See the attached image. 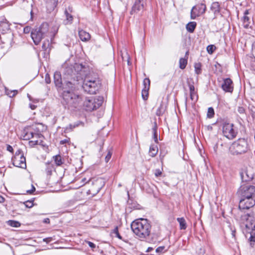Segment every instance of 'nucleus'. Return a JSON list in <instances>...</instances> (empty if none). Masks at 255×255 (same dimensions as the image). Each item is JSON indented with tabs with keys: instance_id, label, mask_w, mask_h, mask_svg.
Returning a JSON list of instances; mask_svg holds the SVG:
<instances>
[{
	"instance_id": "f257e3e1",
	"label": "nucleus",
	"mask_w": 255,
	"mask_h": 255,
	"mask_svg": "<svg viewBox=\"0 0 255 255\" xmlns=\"http://www.w3.org/2000/svg\"><path fill=\"white\" fill-rule=\"evenodd\" d=\"M64 74L69 76H79L82 78V88L85 92L90 94H95L100 88L101 82L98 76L94 74H87L88 67L82 64L75 63L68 66L65 63Z\"/></svg>"
},
{
	"instance_id": "f03ea898",
	"label": "nucleus",
	"mask_w": 255,
	"mask_h": 255,
	"mask_svg": "<svg viewBox=\"0 0 255 255\" xmlns=\"http://www.w3.org/2000/svg\"><path fill=\"white\" fill-rule=\"evenodd\" d=\"M131 229L137 238L141 241L146 240L150 235L151 225L146 219H138L133 221L130 225Z\"/></svg>"
},
{
	"instance_id": "7ed1b4c3",
	"label": "nucleus",
	"mask_w": 255,
	"mask_h": 255,
	"mask_svg": "<svg viewBox=\"0 0 255 255\" xmlns=\"http://www.w3.org/2000/svg\"><path fill=\"white\" fill-rule=\"evenodd\" d=\"M63 104L71 110H79L82 108L84 97L69 91L63 92Z\"/></svg>"
},
{
	"instance_id": "20e7f679",
	"label": "nucleus",
	"mask_w": 255,
	"mask_h": 255,
	"mask_svg": "<svg viewBox=\"0 0 255 255\" xmlns=\"http://www.w3.org/2000/svg\"><path fill=\"white\" fill-rule=\"evenodd\" d=\"M49 25L47 23H42L41 25L31 32V36L36 45H38L45 36H53V34L48 32Z\"/></svg>"
},
{
	"instance_id": "39448f33",
	"label": "nucleus",
	"mask_w": 255,
	"mask_h": 255,
	"mask_svg": "<svg viewBox=\"0 0 255 255\" xmlns=\"http://www.w3.org/2000/svg\"><path fill=\"white\" fill-rule=\"evenodd\" d=\"M232 154L238 155L245 153L249 149L248 142L244 138H240L234 141L230 147Z\"/></svg>"
},
{
	"instance_id": "423d86ee",
	"label": "nucleus",
	"mask_w": 255,
	"mask_h": 255,
	"mask_svg": "<svg viewBox=\"0 0 255 255\" xmlns=\"http://www.w3.org/2000/svg\"><path fill=\"white\" fill-rule=\"evenodd\" d=\"M103 98L99 97L98 98L86 99L83 101L82 107L85 110L89 112L95 110L102 104Z\"/></svg>"
},
{
	"instance_id": "0eeeda50",
	"label": "nucleus",
	"mask_w": 255,
	"mask_h": 255,
	"mask_svg": "<svg viewBox=\"0 0 255 255\" xmlns=\"http://www.w3.org/2000/svg\"><path fill=\"white\" fill-rule=\"evenodd\" d=\"M70 78H67L69 79L66 82L64 87H63L64 91H72L76 89L79 85L82 83V78L79 76H70Z\"/></svg>"
},
{
	"instance_id": "6e6552de",
	"label": "nucleus",
	"mask_w": 255,
	"mask_h": 255,
	"mask_svg": "<svg viewBox=\"0 0 255 255\" xmlns=\"http://www.w3.org/2000/svg\"><path fill=\"white\" fill-rule=\"evenodd\" d=\"M11 160L14 166L22 168H26V159L21 150H17Z\"/></svg>"
},
{
	"instance_id": "1a4fd4ad",
	"label": "nucleus",
	"mask_w": 255,
	"mask_h": 255,
	"mask_svg": "<svg viewBox=\"0 0 255 255\" xmlns=\"http://www.w3.org/2000/svg\"><path fill=\"white\" fill-rule=\"evenodd\" d=\"M233 124L225 123L223 126V133L225 136L230 139L235 138L237 134V131L235 129Z\"/></svg>"
},
{
	"instance_id": "9d476101",
	"label": "nucleus",
	"mask_w": 255,
	"mask_h": 255,
	"mask_svg": "<svg viewBox=\"0 0 255 255\" xmlns=\"http://www.w3.org/2000/svg\"><path fill=\"white\" fill-rule=\"evenodd\" d=\"M238 193L242 197H249V198H255V186H242Z\"/></svg>"
},
{
	"instance_id": "9b49d317",
	"label": "nucleus",
	"mask_w": 255,
	"mask_h": 255,
	"mask_svg": "<svg viewBox=\"0 0 255 255\" xmlns=\"http://www.w3.org/2000/svg\"><path fill=\"white\" fill-rule=\"evenodd\" d=\"M206 10V6L204 3H200L194 6L190 12V17L192 19L204 13Z\"/></svg>"
},
{
	"instance_id": "f8f14e48",
	"label": "nucleus",
	"mask_w": 255,
	"mask_h": 255,
	"mask_svg": "<svg viewBox=\"0 0 255 255\" xmlns=\"http://www.w3.org/2000/svg\"><path fill=\"white\" fill-rule=\"evenodd\" d=\"M255 205V198H249V197H242L241 198L239 207L240 209H249Z\"/></svg>"
},
{
	"instance_id": "ddd939ff",
	"label": "nucleus",
	"mask_w": 255,
	"mask_h": 255,
	"mask_svg": "<svg viewBox=\"0 0 255 255\" xmlns=\"http://www.w3.org/2000/svg\"><path fill=\"white\" fill-rule=\"evenodd\" d=\"M254 173L253 168L251 167L246 168L240 172V176L243 181L248 182L254 178Z\"/></svg>"
},
{
	"instance_id": "4468645a",
	"label": "nucleus",
	"mask_w": 255,
	"mask_h": 255,
	"mask_svg": "<svg viewBox=\"0 0 255 255\" xmlns=\"http://www.w3.org/2000/svg\"><path fill=\"white\" fill-rule=\"evenodd\" d=\"M144 0H136L130 12V14H135L144 10Z\"/></svg>"
},
{
	"instance_id": "2eb2a0df",
	"label": "nucleus",
	"mask_w": 255,
	"mask_h": 255,
	"mask_svg": "<svg viewBox=\"0 0 255 255\" xmlns=\"http://www.w3.org/2000/svg\"><path fill=\"white\" fill-rule=\"evenodd\" d=\"M87 183L88 184H92L93 185L91 191L96 193L99 192L103 186V181L101 179H89Z\"/></svg>"
},
{
	"instance_id": "dca6fc26",
	"label": "nucleus",
	"mask_w": 255,
	"mask_h": 255,
	"mask_svg": "<svg viewBox=\"0 0 255 255\" xmlns=\"http://www.w3.org/2000/svg\"><path fill=\"white\" fill-rule=\"evenodd\" d=\"M223 90L226 92H232L233 90V82L230 78L224 79L222 84Z\"/></svg>"
},
{
	"instance_id": "f3484780",
	"label": "nucleus",
	"mask_w": 255,
	"mask_h": 255,
	"mask_svg": "<svg viewBox=\"0 0 255 255\" xmlns=\"http://www.w3.org/2000/svg\"><path fill=\"white\" fill-rule=\"evenodd\" d=\"M42 136V135L38 133H34L30 131L24 130L23 131V139L29 140L31 138H38Z\"/></svg>"
},
{
	"instance_id": "a211bd4d",
	"label": "nucleus",
	"mask_w": 255,
	"mask_h": 255,
	"mask_svg": "<svg viewBox=\"0 0 255 255\" xmlns=\"http://www.w3.org/2000/svg\"><path fill=\"white\" fill-rule=\"evenodd\" d=\"M54 82L57 88L60 89L62 86L61 75L60 72H56L54 74Z\"/></svg>"
},
{
	"instance_id": "6ab92c4d",
	"label": "nucleus",
	"mask_w": 255,
	"mask_h": 255,
	"mask_svg": "<svg viewBox=\"0 0 255 255\" xmlns=\"http://www.w3.org/2000/svg\"><path fill=\"white\" fill-rule=\"evenodd\" d=\"M210 9L214 13V15L216 16L220 12L221 7L218 2H213L211 5Z\"/></svg>"
},
{
	"instance_id": "aec40b11",
	"label": "nucleus",
	"mask_w": 255,
	"mask_h": 255,
	"mask_svg": "<svg viewBox=\"0 0 255 255\" xmlns=\"http://www.w3.org/2000/svg\"><path fill=\"white\" fill-rule=\"evenodd\" d=\"M241 221L246 226L247 224L251 225V223H253L255 220H253V217L249 214H244L241 216Z\"/></svg>"
},
{
	"instance_id": "412c9836",
	"label": "nucleus",
	"mask_w": 255,
	"mask_h": 255,
	"mask_svg": "<svg viewBox=\"0 0 255 255\" xmlns=\"http://www.w3.org/2000/svg\"><path fill=\"white\" fill-rule=\"evenodd\" d=\"M246 228L252 229L250 240L251 242H255V237L254 236L255 235V221H254L253 223H251V225L247 224Z\"/></svg>"
},
{
	"instance_id": "4be33fe9",
	"label": "nucleus",
	"mask_w": 255,
	"mask_h": 255,
	"mask_svg": "<svg viewBox=\"0 0 255 255\" xmlns=\"http://www.w3.org/2000/svg\"><path fill=\"white\" fill-rule=\"evenodd\" d=\"M22 6L23 9H24L26 11L29 12L30 13V19L32 20L33 19V12H32V4L30 2L23 1Z\"/></svg>"
},
{
	"instance_id": "5701e85b",
	"label": "nucleus",
	"mask_w": 255,
	"mask_h": 255,
	"mask_svg": "<svg viewBox=\"0 0 255 255\" xmlns=\"http://www.w3.org/2000/svg\"><path fill=\"white\" fill-rule=\"evenodd\" d=\"M79 36L80 39L83 41H87L91 37L90 34L83 30L79 31Z\"/></svg>"
},
{
	"instance_id": "b1692460",
	"label": "nucleus",
	"mask_w": 255,
	"mask_h": 255,
	"mask_svg": "<svg viewBox=\"0 0 255 255\" xmlns=\"http://www.w3.org/2000/svg\"><path fill=\"white\" fill-rule=\"evenodd\" d=\"M9 25L7 22L1 21L0 23V30L6 32L9 29Z\"/></svg>"
},
{
	"instance_id": "393cba45",
	"label": "nucleus",
	"mask_w": 255,
	"mask_h": 255,
	"mask_svg": "<svg viewBox=\"0 0 255 255\" xmlns=\"http://www.w3.org/2000/svg\"><path fill=\"white\" fill-rule=\"evenodd\" d=\"M158 152V148L155 145H151L149 148V153L152 157H154Z\"/></svg>"
},
{
	"instance_id": "a878e982",
	"label": "nucleus",
	"mask_w": 255,
	"mask_h": 255,
	"mask_svg": "<svg viewBox=\"0 0 255 255\" xmlns=\"http://www.w3.org/2000/svg\"><path fill=\"white\" fill-rule=\"evenodd\" d=\"M196 26V23L195 22H190L186 25L187 30L189 32H193Z\"/></svg>"
},
{
	"instance_id": "bb28decb",
	"label": "nucleus",
	"mask_w": 255,
	"mask_h": 255,
	"mask_svg": "<svg viewBox=\"0 0 255 255\" xmlns=\"http://www.w3.org/2000/svg\"><path fill=\"white\" fill-rule=\"evenodd\" d=\"M54 161L56 165L60 166L64 163V160L60 155H56L53 156Z\"/></svg>"
},
{
	"instance_id": "cd10ccee",
	"label": "nucleus",
	"mask_w": 255,
	"mask_h": 255,
	"mask_svg": "<svg viewBox=\"0 0 255 255\" xmlns=\"http://www.w3.org/2000/svg\"><path fill=\"white\" fill-rule=\"evenodd\" d=\"M177 220L179 223L180 229L181 230H185L186 228V223L185 219L183 218H178Z\"/></svg>"
},
{
	"instance_id": "c85d7f7f",
	"label": "nucleus",
	"mask_w": 255,
	"mask_h": 255,
	"mask_svg": "<svg viewBox=\"0 0 255 255\" xmlns=\"http://www.w3.org/2000/svg\"><path fill=\"white\" fill-rule=\"evenodd\" d=\"M165 111V108L162 104V102L160 104L159 107L158 108L156 112V115L157 116H161L163 114Z\"/></svg>"
},
{
	"instance_id": "c756f323",
	"label": "nucleus",
	"mask_w": 255,
	"mask_h": 255,
	"mask_svg": "<svg viewBox=\"0 0 255 255\" xmlns=\"http://www.w3.org/2000/svg\"><path fill=\"white\" fill-rule=\"evenodd\" d=\"M187 64V59L181 58L179 60V67L181 69L185 68Z\"/></svg>"
},
{
	"instance_id": "7c9ffc66",
	"label": "nucleus",
	"mask_w": 255,
	"mask_h": 255,
	"mask_svg": "<svg viewBox=\"0 0 255 255\" xmlns=\"http://www.w3.org/2000/svg\"><path fill=\"white\" fill-rule=\"evenodd\" d=\"M47 4L51 8H54L57 5L58 0H47Z\"/></svg>"
},
{
	"instance_id": "2f4dec72",
	"label": "nucleus",
	"mask_w": 255,
	"mask_h": 255,
	"mask_svg": "<svg viewBox=\"0 0 255 255\" xmlns=\"http://www.w3.org/2000/svg\"><path fill=\"white\" fill-rule=\"evenodd\" d=\"M195 73L199 75L201 73V64L200 63H196L194 64Z\"/></svg>"
},
{
	"instance_id": "473e14b6",
	"label": "nucleus",
	"mask_w": 255,
	"mask_h": 255,
	"mask_svg": "<svg viewBox=\"0 0 255 255\" xmlns=\"http://www.w3.org/2000/svg\"><path fill=\"white\" fill-rule=\"evenodd\" d=\"M150 81L149 78H145L143 81V88L145 89H149Z\"/></svg>"
},
{
	"instance_id": "72a5a7b5",
	"label": "nucleus",
	"mask_w": 255,
	"mask_h": 255,
	"mask_svg": "<svg viewBox=\"0 0 255 255\" xmlns=\"http://www.w3.org/2000/svg\"><path fill=\"white\" fill-rule=\"evenodd\" d=\"M6 94L9 96V97H13L15 95H16L17 93V90H9L8 89H5Z\"/></svg>"
},
{
	"instance_id": "f704fd0d",
	"label": "nucleus",
	"mask_w": 255,
	"mask_h": 255,
	"mask_svg": "<svg viewBox=\"0 0 255 255\" xmlns=\"http://www.w3.org/2000/svg\"><path fill=\"white\" fill-rule=\"evenodd\" d=\"M153 132V138L155 142L157 141V125L156 123H154V126L152 128Z\"/></svg>"
},
{
	"instance_id": "c9c22d12",
	"label": "nucleus",
	"mask_w": 255,
	"mask_h": 255,
	"mask_svg": "<svg viewBox=\"0 0 255 255\" xmlns=\"http://www.w3.org/2000/svg\"><path fill=\"white\" fill-rule=\"evenodd\" d=\"M214 115V110L213 108L210 107L208 109L207 117L209 118H212Z\"/></svg>"
},
{
	"instance_id": "e433bc0d",
	"label": "nucleus",
	"mask_w": 255,
	"mask_h": 255,
	"mask_svg": "<svg viewBox=\"0 0 255 255\" xmlns=\"http://www.w3.org/2000/svg\"><path fill=\"white\" fill-rule=\"evenodd\" d=\"M9 225L13 227H19L20 226V223L18 221H8Z\"/></svg>"
},
{
	"instance_id": "4c0bfd02",
	"label": "nucleus",
	"mask_w": 255,
	"mask_h": 255,
	"mask_svg": "<svg viewBox=\"0 0 255 255\" xmlns=\"http://www.w3.org/2000/svg\"><path fill=\"white\" fill-rule=\"evenodd\" d=\"M149 89H142V97L143 99L145 100L148 98Z\"/></svg>"
},
{
	"instance_id": "58836bf2",
	"label": "nucleus",
	"mask_w": 255,
	"mask_h": 255,
	"mask_svg": "<svg viewBox=\"0 0 255 255\" xmlns=\"http://www.w3.org/2000/svg\"><path fill=\"white\" fill-rule=\"evenodd\" d=\"M33 202V200H27L24 202V204L25 205L26 207L30 208L32 207L34 205Z\"/></svg>"
},
{
	"instance_id": "ea45409f",
	"label": "nucleus",
	"mask_w": 255,
	"mask_h": 255,
	"mask_svg": "<svg viewBox=\"0 0 255 255\" xmlns=\"http://www.w3.org/2000/svg\"><path fill=\"white\" fill-rule=\"evenodd\" d=\"M64 13H65V14L66 17V19L68 21L71 22L72 21V20H73V16H72V15L71 14H69L67 10H65Z\"/></svg>"
},
{
	"instance_id": "a19ab883",
	"label": "nucleus",
	"mask_w": 255,
	"mask_h": 255,
	"mask_svg": "<svg viewBox=\"0 0 255 255\" xmlns=\"http://www.w3.org/2000/svg\"><path fill=\"white\" fill-rule=\"evenodd\" d=\"M40 142L37 140H33L29 141V145L31 147H33L34 145L39 144Z\"/></svg>"
},
{
	"instance_id": "79ce46f5",
	"label": "nucleus",
	"mask_w": 255,
	"mask_h": 255,
	"mask_svg": "<svg viewBox=\"0 0 255 255\" xmlns=\"http://www.w3.org/2000/svg\"><path fill=\"white\" fill-rule=\"evenodd\" d=\"M50 44L49 40H46L44 41L42 44V48L46 50L49 47Z\"/></svg>"
},
{
	"instance_id": "37998d69",
	"label": "nucleus",
	"mask_w": 255,
	"mask_h": 255,
	"mask_svg": "<svg viewBox=\"0 0 255 255\" xmlns=\"http://www.w3.org/2000/svg\"><path fill=\"white\" fill-rule=\"evenodd\" d=\"M190 98L192 101H194V102L197 101V96L195 92L190 93Z\"/></svg>"
},
{
	"instance_id": "c03bdc74",
	"label": "nucleus",
	"mask_w": 255,
	"mask_h": 255,
	"mask_svg": "<svg viewBox=\"0 0 255 255\" xmlns=\"http://www.w3.org/2000/svg\"><path fill=\"white\" fill-rule=\"evenodd\" d=\"M114 233L116 234V236L117 238H118L120 240H122V236L120 235L119 233V231H118V227H116L114 230Z\"/></svg>"
},
{
	"instance_id": "a18cd8bd",
	"label": "nucleus",
	"mask_w": 255,
	"mask_h": 255,
	"mask_svg": "<svg viewBox=\"0 0 255 255\" xmlns=\"http://www.w3.org/2000/svg\"><path fill=\"white\" fill-rule=\"evenodd\" d=\"M112 153L110 151H109L106 156L105 157V161L106 162H108L111 158Z\"/></svg>"
},
{
	"instance_id": "49530a36",
	"label": "nucleus",
	"mask_w": 255,
	"mask_h": 255,
	"mask_svg": "<svg viewBox=\"0 0 255 255\" xmlns=\"http://www.w3.org/2000/svg\"><path fill=\"white\" fill-rule=\"evenodd\" d=\"M45 81L47 84H50L51 82L50 76L48 74L45 75Z\"/></svg>"
},
{
	"instance_id": "de8ad7c7",
	"label": "nucleus",
	"mask_w": 255,
	"mask_h": 255,
	"mask_svg": "<svg viewBox=\"0 0 255 255\" xmlns=\"http://www.w3.org/2000/svg\"><path fill=\"white\" fill-rule=\"evenodd\" d=\"M35 188L34 187V186H33V185L31 184V189H30V190H27L26 191V192L28 194H32L33 193L34 191H35Z\"/></svg>"
},
{
	"instance_id": "09e8293b",
	"label": "nucleus",
	"mask_w": 255,
	"mask_h": 255,
	"mask_svg": "<svg viewBox=\"0 0 255 255\" xmlns=\"http://www.w3.org/2000/svg\"><path fill=\"white\" fill-rule=\"evenodd\" d=\"M31 31V27L29 26H26L23 29V32L25 33H29Z\"/></svg>"
},
{
	"instance_id": "8fccbe9b",
	"label": "nucleus",
	"mask_w": 255,
	"mask_h": 255,
	"mask_svg": "<svg viewBox=\"0 0 255 255\" xmlns=\"http://www.w3.org/2000/svg\"><path fill=\"white\" fill-rule=\"evenodd\" d=\"M238 112L241 114H244L245 112V109L242 107H239L238 108Z\"/></svg>"
},
{
	"instance_id": "3c124183",
	"label": "nucleus",
	"mask_w": 255,
	"mask_h": 255,
	"mask_svg": "<svg viewBox=\"0 0 255 255\" xmlns=\"http://www.w3.org/2000/svg\"><path fill=\"white\" fill-rule=\"evenodd\" d=\"M164 248H165V247L164 246L159 247L156 249V253H161L163 252Z\"/></svg>"
},
{
	"instance_id": "603ef678",
	"label": "nucleus",
	"mask_w": 255,
	"mask_h": 255,
	"mask_svg": "<svg viewBox=\"0 0 255 255\" xmlns=\"http://www.w3.org/2000/svg\"><path fill=\"white\" fill-rule=\"evenodd\" d=\"M205 253V250L204 249L200 248L198 252V255H204Z\"/></svg>"
},
{
	"instance_id": "864d4df0",
	"label": "nucleus",
	"mask_w": 255,
	"mask_h": 255,
	"mask_svg": "<svg viewBox=\"0 0 255 255\" xmlns=\"http://www.w3.org/2000/svg\"><path fill=\"white\" fill-rule=\"evenodd\" d=\"M161 173H162V172L159 169H156L155 171L154 174L156 177H158L160 175H161Z\"/></svg>"
},
{
	"instance_id": "5fc2aeb1",
	"label": "nucleus",
	"mask_w": 255,
	"mask_h": 255,
	"mask_svg": "<svg viewBox=\"0 0 255 255\" xmlns=\"http://www.w3.org/2000/svg\"><path fill=\"white\" fill-rule=\"evenodd\" d=\"M87 243L91 248L94 249L96 247V245L90 241H88Z\"/></svg>"
},
{
	"instance_id": "6e6d98bb",
	"label": "nucleus",
	"mask_w": 255,
	"mask_h": 255,
	"mask_svg": "<svg viewBox=\"0 0 255 255\" xmlns=\"http://www.w3.org/2000/svg\"><path fill=\"white\" fill-rule=\"evenodd\" d=\"M213 45H209L207 47V51L210 52L211 51V53H212L213 51Z\"/></svg>"
},
{
	"instance_id": "4d7b16f0",
	"label": "nucleus",
	"mask_w": 255,
	"mask_h": 255,
	"mask_svg": "<svg viewBox=\"0 0 255 255\" xmlns=\"http://www.w3.org/2000/svg\"><path fill=\"white\" fill-rule=\"evenodd\" d=\"M189 89L190 93L195 92V88L193 85H189Z\"/></svg>"
},
{
	"instance_id": "13d9d810",
	"label": "nucleus",
	"mask_w": 255,
	"mask_h": 255,
	"mask_svg": "<svg viewBox=\"0 0 255 255\" xmlns=\"http://www.w3.org/2000/svg\"><path fill=\"white\" fill-rule=\"evenodd\" d=\"M7 150L8 151H9V152H13V148L11 146H10V145H7V148H6Z\"/></svg>"
},
{
	"instance_id": "bf43d9fd",
	"label": "nucleus",
	"mask_w": 255,
	"mask_h": 255,
	"mask_svg": "<svg viewBox=\"0 0 255 255\" xmlns=\"http://www.w3.org/2000/svg\"><path fill=\"white\" fill-rule=\"evenodd\" d=\"M4 201V198L0 195V203H3Z\"/></svg>"
},
{
	"instance_id": "052dcab7",
	"label": "nucleus",
	"mask_w": 255,
	"mask_h": 255,
	"mask_svg": "<svg viewBox=\"0 0 255 255\" xmlns=\"http://www.w3.org/2000/svg\"><path fill=\"white\" fill-rule=\"evenodd\" d=\"M44 223H50V220L48 218H46L44 220Z\"/></svg>"
},
{
	"instance_id": "680f3d73",
	"label": "nucleus",
	"mask_w": 255,
	"mask_h": 255,
	"mask_svg": "<svg viewBox=\"0 0 255 255\" xmlns=\"http://www.w3.org/2000/svg\"><path fill=\"white\" fill-rule=\"evenodd\" d=\"M68 140L67 139H64V140H62L60 141V143L63 144H64L65 143H66L67 142H68Z\"/></svg>"
},
{
	"instance_id": "e2e57ef3",
	"label": "nucleus",
	"mask_w": 255,
	"mask_h": 255,
	"mask_svg": "<svg viewBox=\"0 0 255 255\" xmlns=\"http://www.w3.org/2000/svg\"><path fill=\"white\" fill-rule=\"evenodd\" d=\"M153 250V248H151V247H149L148 248V249H147L146 250V252H150L151 251H152Z\"/></svg>"
},
{
	"instance_id": "0e129e2a",
	"label": "nucleus",
	"mask_w": 255,
	"mask_h": 255,
	"mask_svg": "<svg viewBox=\"0 0 255 255\" xmlns=\"http://www.w3.org/2000/svg\"><path fill=\"white\" fill-rule=\"evenodd\" d=\"M43 241H44V242H49V241H50V240H49V238H46V239H43Z\"/></svg>"
},
{
	"instance_id": "69168bd1",
	"label": "nucleus",
	"mask_w": 255,
	"mask_h": 255,
	"mask_svg": "<svg viewBox=\"0 0 255 255\" xmlns=\"http://www.w3.org/2000/svg\"><path fill=\"white\" fill-rule=\"evenodd\" d=\"M51 172H52L51 170H48L47 171V173H48V174L50 175V174H51Z\"/></svg>"
},
{
	"instance_id": "338daca9",
	"label": "nucleus",
	"mask_w": 255,
	"mask_h": 255,
	"mask_svg": "<svg viewBox=\"0 0 255 255\" xmlns=\"http://www.w3.org/2000/svg\"><path fill=\"white\" fill-rule=\"evenodd\" d=\"M86 181V178H83V179H82V181H83V182H85V181Z\"/></svg>"
},
{
	"instance_id": "774afa93",
	"label": "nucleus",
	"mask_w": 255,
	"mask_h": 255,
	"mask_svg": "<svg viewBox=\"0 0 255 255\" xmlns=\"http://www.w3.org/2000/svg\"><path fill=\"white\" fill-rule=\"evenodd\" d=\"M232 235H233V236H235V232H233L232 233Z\"/></svg>"
}]
</instances>
